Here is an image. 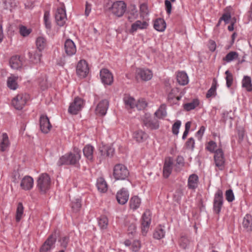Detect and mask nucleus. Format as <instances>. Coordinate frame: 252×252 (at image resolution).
Wrapping results in <instances>:
<instances>
[{
  "label": "nucleus",
  "instance_id": "f257e3e1",
  "mask_svg": "<svg viewBox=\"0 0 252 252\" xmlns=\"http://www.w3.org/2000/svg\"><path fill=\"white\" fill-rule=\"evenodd\" d=\"M81 158V151L78 149H74V153L70 152L62 156L57 164L59 166L63 165H76Z\"/></svg>",
  "mask_w": 252,
  "mask_h": 252
},
{
  "label": "nucleus",
  "instance_id": "f03ea898",
  "mask_svg": "<svg viewBox=\"0 0 252 252\" xmlns=\"http://www.w3.org/2000/svg\"><path fill=\"white\" fill-rule=\"evenodd\" d=\"M37 187L42 193H45L50 189L51 179L47 173H42L38 178Z\"/></svg>",
  "mask_w": 252,
  "mask_h": 252
},
{
  "label": "nucleus",
  "instance_id": "7ed1b4c3",
  "mask_svg": "<svg viewBox=\"0 0 252 252\" xmlns=\"http://www.w3.org/2000/svg\"><path fill=\"white\" fill-rule=\"evenodd\" d=\"M129 173L127 167L122 164H116L113 169V176L117 180H124L129 176Z\"/></svg>",
  "mask_w": 252,
  "mask_h": 252
},
{
  "label": "nucleus",
  "instance_id": "20e7f679",
  "mask_svg": "<svg viewBox=\"0 0 252 252\" xmlns=\"http://www.w3.org/2000/svg\"><path fill=\"white\" fill-rule=\"evenodd\" d=\"M58 233L56 231L49 236L46 240L42 244L40 248V252H48L50 251L54 246L56 242Z\"/></svg>",
  "mask_w": 252,
  "mask_h": 252
},
{
  "label": "nucleus",
  "instance_id": "39448f33",
  "mask_svg": "<svg viewBox=\"0 0 252 252\" xmlns=\"http://www.w3.org/2000/svg\"><path fill=\"white\" fill-rule=\"evenodd\" d=\"M29 96L27 94H18L12 100V104L17 110H21L26 104Z\"/></svg>",
  "mask_w": 252,
  "mask_h": 252
},
{
  "label": "nucleus",
  "instance_id": "423d86ee",
  "mask_svg": "<svg viewBox=\"0 0 252 252\" xmlns=\"http://www.w3.org/2000/svg\"><path fill=\"white\" fill-rule=\"evenodd\" d=\"M216 166L220 170H223L225 168V158L222 150L219 148L216 150L214 155Z\"/></svg>",
  "mask_w": 252,
  "mask_h": 252
},
{
  "label": "nucleus",
  "instance_id": "0eeeda50",
  "mask_svg": "<svg viewBox=\"0 0 252 252\" xmlns=\"http://www.w3.org/2000/svg\"><path fill=\"white\" fill-rule=\"evenodd\" d=\"M126 8V4L123 1L120 0L114 2L110 9L114 15L120 17L125 13Z\"/></svg>",
  "mask_w": 252,
  "mask_h": 252
},
{
  "label": "nucleus",
  "instance_id": "6e6552de",
  "mask_svg": "<svg viewBox=\"0 0 252 252\" xmlns=\"http://www.w3.org/2000/svg\"><path fill=\"white\" fill-rule=\"evenodd\" d=\"M84 105L83 99L76 97L73 101L70 104L68 108V113L72 115H76L82 109Z\"/></svg>",
  "mask_w": 252,
  "mask_h": 252
},
{
  "label": "nucleus",
  "instance_id": "1a4fd4ad",
  "mask_svg": "<svg viewBox=\"0 0 252 252\" xmlns=\"http://www.w3.org/2000/svg\"><path fill=\"white\" fill-rule=\"evenodd\" d=\"M223 202V192L221 190L218 189L216 192L213 202L214 211L219 215Z\"/></svg>",
  "mask_w": 252,
  "mask_h": 252
},
{
  "label": "nucleus",
  "instance_id": "9d476101",
  "mask_svg": "<svg viewBox=\"0 0 252 252\" xmlns=\"http://www.w3.org/2000/svg\"><path fill=\"white\" fill-rule=\"evenodd\" d=\"M89 73V67L85 60H81L77 63L76 73L80 78H85Z\"/></svg>",
  "mask_w": 252,
  "mask_h": 252
},
{
  "label": "nucleus",
  "instance_id": "9b49d317",
  "mask_svg": "<svg viewBox=\"0 0 252 252\" xmlns=\"http://www.w3.org/2000/svg\"><path fill=\"white\" fill-rule=\"evenodd\" d=\"M101 82L104 85H111L113 82V76L111 72L106 68H102L100 71Z\"/></svg>",
  "mask_w": 252,
  "mask_h": 252
},
{
  "label": "nucleus",
  "instance_id": "f8f14e48",
  "mask_svg": "<svg viewBox=\"0 0 252 252\" xmlns=\"http://www.w3.org/2000/svg\"><path fill=\"white\" fill-rule=\"evenodd\" d=\"M151 222V213L149 210H146L143 214L141 220L142 233H146Z\"/></svg>",
  "mask_w": 252,
  "mask_h": 252
},
{
  "label": "nucleus",
  "instance_id": "ddd939ff",
  "mask_svg": "<svg viewBox=\"0 0 252 252\" xmlns=\"http://www.w3.org/2000/svg\"><path fill=\"white\" fill-rule=\"evenodd\" d=\"M40 128L44 133H47L52 127L49 118L45 115H41L39 119Z\"/></svg>",
  "mask_w": 252,
  "mask_h": 252
},
{
  "label": "nucleus",
  "instance_id": "4468645a",
  "mask_svg": "<svg viewBox=\"0 0 252 252\" xmlns=\"http://www.w3.org/2000/svg\"><path fill=\"white\" fill-rule=\"evenodd\" d=\"M66 19L65 8L60 7L57 10L55 14V20L58 25L63 26Z\"/></svg>",
  "mask_w": 252,
  "mask_h": 252
},
{
  "label": "nucleus",
  "instance_id": "2eb2a0df",
  "mask_svg": "<svg viewBox=\"0 0 252 252\" xmlns=\"http://www.w3.org/2000/svg\"><path fill=\"white\" fill-rule=\"evenodd\" d=\"M114 149L110 146H103L99 149V160L101 161L107 157H112L114 154Z\"/></svg>",
  "mask_w": 252,
  "mask_h": 252
},
{
  "label": "nucleus",
  "instance_id": "dca6fc26",
  "mask_svg": "<svg viewBox=\"0 0 252 252\" xmlns=\"http://www.w3.org/2000/svg\"><path fill=\"white\" fill-rule=\"evenodd\" d=\"M149 23L146 21H141L140 20H137L131 25V28L129 32L131 33H133L136 32L138 30H145L148 28Z\"/></svg>",
  "mask_w": 252,
  "mask_h": 252
},
{
  "label": "nucleus",
  "instance_id": "f3484780",
  "mask_svg": "<svg viewBox=\"0 0 252 252\" xmlns=\"http://www.w3.org/2000/svg\"><path fill=\"white\" fill-rule=\"evenodd\" d=\"M64 46L65 52L67 56H72L76 53V46L72 40L70 39L66 40Z\"/></svg>",
  "mask_w": 252,
  "mask_h": 252
},
{
  "label": "nucleus",
  "instance_id": "a211bd4d",
  "mask_svg": "<svg viewBox=\"0 0 252 252\" xmlns=\"http://www.w3.org/2000/svg\"><path fill=\"white\" fill-rule=\"evenodd\" d=\"M129 193L128 191L125 188H122L117 192L116 198L118 203L124 205L126 204L128 199Z\"/></svg>",
  "mask_w": 252,
  "mask_h": 252
},
{
  "label": "nucleus",
  "instance_id": "6ab92c4d",
  "mask_svg": "<svg viewBox=\"0 0 252 252\" xmlns=\"http://www.w3.org/2000/svg\"><path fill=\"white\" fill-rule=\"evenodd\" d=\"M109 106V102L106 99L102 100L97 104L95 109L96 114L104 116L106 114Z\"/></svg>",
  "mask_w": 252,
  "mask_h": 252
},
{
  "label": "nucleus",
  "instance_id": "aec40b11",
  "mask_svg": "<svg viewBox=\"0 0 252 252\" xmlns=\"http://www.w3.org/2000/svg\"><path fill=\"white\" fill-rule=\"evenodd\" d=\"M136 77L144 81L150 80L153 76L152 72L149 69L138 68L136 70Z\"/></svg>",
  "mask_w": 252,
  "mask_h": 252
},
{
  "label": "nucleus",
  "instance_id": "412c9836",
  "mask_svg": "<svg viewBox=\"0 0 252 252\" xmlns=\"http://www.w3.org/2000/svg\"><path fill=\"white\" fill-rule=\"evenodd\" d=\"M33 185V179L32 177L29 176H26L24 177L20 184L21 188L25 190H29L31 189Z\"/></svg>",
  "mask_w": 252,
  "mask_h": 252
},
{
  "label": "nucleus",
  "instance_id": "4be33fe9",
  "mask_svg": "<svg viewBox=\"0 0 252 252\" xmlns=\"http://www.w3.org/2000/svg\"><path fill=\"white\" fill-rule=\"evenodd\" d=\"M18 76L13 74L7 78V86L9 89L12 90H16L18 87Z\"/></svg>",
  "mask_w": 252,
  "mask_h": 252
},
{
  "label": "nucleus",
  "instance_id": "5701e85b",
  "mask_svg": "<svg viewBox=\"0 0 252 252\" xmlns=\"http://www.w3.org/2000/svg\"><path fill=\"white\" fill-rule=\"evenodd\" d=\"M94 148L90 144L86 145L83 150V154L87 159L90 161L93 162L94 160Z\"/></svg>",
  "mask_w": 252,
  "mask_h": 252
},
{
  "label": "nucleus",
  "instance_id": "b1692460",
  "mask_svg": "<svg viewBox=\"0 0 252 252\" xmlns=\"http://www.w3.org/2000/svg\"><path fill=\"white\" fill-rule=\"evenodd\" d=\"M28 56L30 62L33 63L37 64L39 63L42 56L41 52L37 50H34L28 53Z\"/></svg>",
  "mask_w": 252,
  "mask_h": 252
},
{
  "label": "nucleus",
  "instance_id": "393cba45",
  "mask_svg": "<svg viewBox=\"0 0 252 252\" xmlns=\"http://www.w3.org/2000/svg\"><path fill=\"white\" fill-rule=\"evenodd\" d=\"M144 125L151 129H157L159 127L158 122L156 119L145 118L143 120Z\"/></svg>",
  "mask_w": 252,
  "mask_h": 252
},
{
  "label": "nucleus",
  "instance_id": "a878e982",
  "mask_svg": "<svg viewBox=\"0 0 252 252\" xmlns=\"http://www.w3.org/2000/svg\"><path fill=\"white\" fill-rule=\"evenodd\" d=\"M198 177L196 174L190 175L188 179V186L189 189H194L198 186Z\"/></svg>",
  "mask_w": 252,
  "mask_h": 252
},
{
  "label": "nucleus",
  "instance_id": "bb28decb",
  "mask_svg": "<svg viewBox=\"0 0 252 252\" xmlns=\"http://www.w3.org/2000/svg\"><path fill=\"white\" fill-rule=\"evenodd\" d=\"M10 146V142L7 133H3L0 142V150L1 152L5 151Z\"/></svg>",
  "mask_w": 252,
  "mask_h": 252
},
{
  "label": "nucleus",
  "instance_id": "cd10ccee",
  "mask_svg": "<svg viewBox=\"0 0 252 252\" xmlns=\"http://www.w3.org/2000/svg\"><path fill=\"white\" fill-rule=\"evenodd\" d=\"M133 138L137 142H142L148 138V135L142 130H138L133 133Z\"/></svg>",
  "mask_w": 252,
  "mask_h": 252
},
{
  "label": "nucleus",
  "instance_id": "c85d7f7f",
  "mask_svg": "<svg viewBox=\"0 0 252 252\" xmlns=\"http://www.w3.org/2000/svg\"><path fill=\"white\" fill-rule=\"evenodd\" d=\"M9 64L11 67L14 69H17L22 66V61L20 59V56L15 55L12 56L9 60Z\"/></svg>",
  "mask_w": 252,
  "mask_h": 252
},
{
  "label": "nucleus",
  "instance_id": "c756f323",
  "mask_svg": "<svg viewBox=\"0 0 252 252\" xmlns=\"http://www.w3.org/2000/svg\"><path fill=\"white\" fill-rule=\"evenodd\" d=\"M172 164L173 162L171 159L165 161L163 166V175L166 178H167L171 173Z\"/></svg>",
  "mask_w": 252,
  "mask_h": 252
},
{
  "label": "nucleus",
  "instance_id": "7c9ffc66",
  "mask_svg": "<svg viewBox=\"0 0 252 252\" xmlns=\"http://www.w3.org/2000/svg\"><path fill=\"white\" fill-rule=\"evenodd\" d=\"M178 83L181 85H185L189 82L188 76L184 71L179 72L176 76Z\"/></svg>",
  "mask_w": 252,
  "mask_h": 252
},
{
  "label": "nucleus",
  "instance_id": "2f4dec72",
  "mask_svg": "<svg viewBox=\"0 0 252 252\" xmlns=\"http://www.w3.org/2000/svg\"><path fill=\"white\" fill-rule=\"evenodd\" d=\"M154 28L158 32H163L166 28V23L162 18L156 19L154 24Z\"/></svg>",
  "mask_w": 252,
  "mask_h": 252
},
{
  "label": "nucleus",
  "instance_id": "473e14b6",
  "mask_svg": "<svg viewBox=\"0 0 252 252\" xmlns=\"http://www.w3.org/2000/svg\"><path fill=\"white\" fill-rule=\"evenodd\" d=\"M96 186L97 189L101 192H105L107 190V185L103 178H99L97 180Z\"/></svg>",
  "mask_w": 252,
  "mask_h": 252
},
{
  "label": "nucleus",
  "instance_id": "72a5a7b5",
  "mask_svg": "<svg viewBox=\"0 0 252 252\" xmlns=\"http://www.w3.org/2000/svg\"><path fill=\"white\" fill-rule=\"evenodd\" d=\"M141 204V199L137 196H134L131 198L129 201V205L131 209L135 210L139 207Z\"/></svg>",
  "mask_w": 252,
  "mask_h": 252
},
{
  "label": "nucleus",
  "instance_id": "f704fd0d",
  "mask_svg": "<svg viewBox=\"0 0 252 252\" xmlns=\"http://www.w3.org/2000/svg\"><path fill=\"white\" fill-rule=\"evenodd\" d=\"M243 226L248 231H252V218L250 215H246L243 221Z\"/></svg>",
  "mask_w": 252,
  "mask_h": 252
},
{
  "label": "nucleus",
  "instance_id": "c9c22d12",
  "mask_svg": "<svg viewBox=\"0 0 252 252\" xmlns=\"http://www.w3.org/2000/svg\"><path fill=\"white\" fill-rule=\"evenodd\" d=\"M36 44L37 47L36 50L41 52L46 46V40L43 37L39 36L36 39Z\"/></svg>",
  "mask_w": 252,
  "mask_h": 252
},
{
  "label": "nucleus",
  "instance_id": "e433bc0d",
  "mask_svg": "<svg viewBox=\"0 0 252 252\" xmlns=\"http://www.w3.org/2000/svg\"><path fill=\"white\" fill-rule=\"evenodd\" d=\"M242 87L246 89L248 92L252 91V84L251 78L248 76H245L242 80Z\"/></svg>",
  "mask_w": 252,
  "mask_h": 252
},
{
  "label": "nucleus",
  "instance_id": "4c0bfd02",
  "mask_svg": "<svg viewBox=\"0 0 252 252\" xmlns=\"http://www.w3.org/2000/svg\"><path fill=\"white\" fill-rule=\"evenodd\" d=\"M199 104V101L198 99H193V100L189 103H187L184 104V108L187 111H190L194 109L195 107L198 106Z\"/></svg>",
  "mask_w": 252,
  "mask_h": 252
},
{
  "label": "nucleus",
  "instance_id": "58836bf2",
  "mask_svg": "<svg viewBox=\"0 0 252 252\" xmlns=\"http://www.w3.org/2000/svg\"><path fill=\"white\" fill-rule=\"evenodd\" d=\"M124 101L126 107L133 108L136 106V101L132 97L129 96H125Z\"/></svg>",
  "mask_w": 252,
  "mask_h": 252
},
{
  "label": "nucleus",
  "instance_id": "ea45409f",
  "mask_svg": "<svg viewBox=\"0 0 252 252\" xmlns=\"http://www.w3.org/2000/svg\"><path fill=\"white\" fill-rule=\"evenodd\" d=\"M24 213V206L22 202H19L16 209V220L20 221L21 220Z\"/></svg>",
  "mask_w": 252,
  "mask_h": 252
},
{
  "label": "nucleus",
  "instance_id": "a19ab883",
  "mask_svg": "<svg viewBox=\"0 0 252 252\" xmlns=\"http://www.w3.org/2000/svg\"><path fill=\"white\" fill-rule=\"evenodd\" d=\"M164 235L165 231L160 226L157 227L153 233L154 238L158 240H159L163 238Z\"/></svg>",
  "mask_w": 252,
  "mask_h": 252
},
{
  "label": "nucleus",
  "instance_id": "79ce46f5",
  "mask_svg": "<svg viewBox=\"0 0 252 252\" xmlns=\"http://www.w3.org/2000/svg\"><path fill=\"white\" fill-rule=\"evenodd\" d=\"M238 54L235 51H231L229 52L225 57L223 58V60L227 63H229L238 58Z\"/></svg>",
  "mask_w": 252,
  "mask_h": 252
},
{
  "label": "nucleus",
  "instance_id": "37998d69",
  "mask_svg": "<svg viewBox=\"0 0 252 252\" xmlns=\"http://www.w3.org/2000/svg\"><path fill=\"white\" fill-rule=\"evenodd\" d=\"M166 114V106L165 104L161 105L159 109L155 113V115L159 119L165 117Z\"/></svg>",
  "mask_w": 252,
  "mask_h": 252
},
{
  "label": "nucleus",
  "instance_id": "c03bdc74",
  "mask_svg": "<svg viewBox=\"0 0 252 252\" xmlns=\"http://www.w3.org/2000/svg\"><path fill=\"white\" fill-rule=\"evenodd\" d=\"M217 83V80L214 78L212 85L206 94V96L207 98H209L215 95Z\"/></svg>",
  "mask_w": 252,
  "mask_h": 252
},
{
  "label": "nucleus",
  "instance_id": "a18cd8bd",
  "mask_svg": "<svg viewBox=\"0 0 252 252\" xmlns=\"http://www.w3.org/2000/svg\"><path fill=\"white\" fill-rule=\"evenodd\" d=\"M108 219L104 216H101L98 220V225L101 229L106 228L108 225Z\"/></svg>",
  "mask_w": 252,
  "mask_h": 252
},
{
  "label": "nucleus",
  "instance_id": "49530a36",
  "mask_svg": "<svg viewBox=\"0 0 252 252\" xmlns=\"http://www.w3.org/2000/svg\"><path fill=\"white\" fill-rule=\"evenodd\" d=\"M50 12L46 11L44 14V22L47 29L50 30L51 29V23L50 21Z\"/></svg>",
  "mask_w": 252,
  "mask_h": 252
},
{
  "label": "nucleus",
  "instance_id": "de8ad7c7",
  "mask_svg": "<svg viewBox=\"0 0 252 252\" xmlns=\"http://www.w3.org/2000/svg\"><path fill=\"white\" fill-rule=\"evenodd\" d=\"M179 92V90L177 88H175L171 90L168 95V100L170 103H172V101L174 100V98L176 97Z\"/></svg>",
  "mask_w": 252,
  "mask_h": 252
},
{
  "label": "nucleus",
  "instance_id": "09e8293b",
  "mask_svg": "<svg viewBox=\"0 0 252 252\" xmlns=\"http://www.w3.org/2000/svg\"><path fill=\"white\" fill-rule=\"evenodd\" d=\"M180 246L181 248L184 249H186L188 248L189 244V239L186 236H182L179 241Z\"/></svg>",
  "mask_w": 252,
  "mask_h": 252
},
{
  "label": "nucleus",
  "instance_id": "8fccbe9b",
  "mask_svg": "<svg viewBox=\"0 0 252 252\" xmlns=\"http://www.w3.org/2000/svg\"><path fill=\"white\" fill-rule=\"evenodd\" d=\"M226 74L225 79L226 81V86L228 88L231 86L233 83V75L229 70H226L225 72Z\"/></svg>",
  "mask_w": 252,
  "mask_h": 252
},
{
  "label": "nucleus",
  "instance_id": "3c124183",
  "mask_svg": "<svg viewBox=\"0 0 252 252\" xmlns=\"http://www.w3.org/2000/svg\"><path fill=\"white\" fill-rule=\"evenodd\" d=\"M20 33L23 36L29 35L32 32V29H28L26 26H21L19 28Z\"/></svg>",
  "mask_w": 252,
  "mask_h": 252
},
{
  "label": "nucleus",
  "instance_id": "603ef678",
  "mask_svg": "<svg viewBox=\"0 0 252 252\" xmlns=\"http://www.w3.org/2000/svg\"><path fill=\"white\" fill-rule=\"evenodd\" d=\"M217 147V144L215 142L213 141H210L206 147V149L209 151L211 153H213L215 154V152L216 151L215 149Z\"/></svg>",
  "mask_w": 252,
  "mask_h": 252
},
{
  "label": "nucleus",
  "instance_id": "864d4df0",
  "mask_svg": "<svg viewBox=\"0 0 252 252\" xmlns=\"http://www.w3.org/2000/svg\"><path fill=\"white\" fill-rule=\"evenodd\" d=\"M195 141L192 137H190L187 141L185 143L186 148L187 149L191 150L193 151L194 148Z\"/></svg>",
  "mask_w": 252,
  "mask_h": 252
},
{
  "label": "nucleus",
  "instance_id": "5fc2aeb1",
  "mask_svg": "<svg viewBox=\"0 0 252 252\" xmlns=\"http://www.w3.org/2000/svg\"><path fill=\"white\" fill-rule=\"evenodd\" d=\"M128 13V14L132 15L133 18H137L138 17V11L135 5H131L130 6Z\"/></svg>",
  "mask_w": 252,
  "mask_h": 252
},
{
  "label": "nucleus",
  "instance_id": "6e6d98bb",
  "mask_svg": "<svg viewBox=\"0 0 252 252\" xmlns=\"http://www.w3.org/2000/svg\"><path fill=\"white\" fill-rule=\"evenodd\" d=\"M59 242L60 243V245L62 248L65 249L68 245L69 242V237L67 236H63L61 237L59 240Z\"/></svg>",
  "mask_w": 252,
  "mask_h": 252
},
{
  "label": "nucleus",
  "instance_id": "4d7b16f0",
  "mask_svg": "<svg viewBox=\"0 0 252 252\" xmlns=\"http://www.w3.org/2000/svg\"><path fill=\"white\" fill-rule=\"evenodd\" d=\"M181 122L180 121H177L172 126V131L175 135H178L179 130L181 126Z\"/></svg>",
  "mask_w": 252,
  "mask_h": 252
},
{
  "label": "nucleus",
  "instance_id": "13d9d810",
  "mask_svg": "<svg viewBox=\"0 0 252 252\" xmlns=\"http://www.w3.org/2000/svg\"><path fill=\"white\" fill-rule=\"evenodd\" d=\"M131 245V250L134 252H138L141 248V243L139 240H134Z\"/></svg>",
  "mask_w": 252,
  "mask_h": 252
},
{
  "label": "nucleus",
  "instance_id": "bf43d9fd",
  "mask_svg": "<svg viewBox=\"0 0 252 252\" xmlns=\"http://www.w3.org/2000/svg\"><path fill=\"white\" fill-rule=\"evenodd\" d=\"M226 199L229 202L233 201L234 199V195L231 189L227 190L225 192Z\"/></svg>",
  "mask_w": 252,
  "mask_h": 252
},
{
  "label": "nucleus",
  "instance_id": "052dcab7",
  "mask_svg": "<svg viewBox=\"0 0 252 252\" xmlns=\"http://www.w3.org/2000/svg\"><path fill=\"white\" fill-rule=\"evenodd\" d=\"M140 11L141 15L143 16L148 15L149 13V10L147 5L145 3H142L141 4Z\"/></svg>",
  "mask_w": 252,
  "mask_h": 252
},
{
  "label": "nucleus",
  "instance_id": "680f3d73",
  "mask_svg": "<svg viewBox=\"0 0 252 252\" xmlns=\"http://www.w3.org/2000/svg\"><path fill=\"white\" fill-rule=\"evenodd\" d=\"M231 18L230 13L229 12H226L223 13L220 18V20L223 21L225 24H227L229 23Z\"/></svg>",
  "mask_w": 252,
  "mask_h": 252
},
{
  "label": "nucleus",
  "instance_id": "e2e57ef3",
  "mask_svg": "<svg viewBox=\"0 0 252 252\" xmlns=\"http://www.w3.org/2000/svg\"><path fill=\"white\" fill-rule=\"evenodd\" d=\"M184 158L182 156H178L176 158V167H182L184 166Z\"/></svg>",
  "mask_w": 252,
  "mask_h": 252
},
{
  "label": "nucleus",
  "instance_id": "0e129e2a",
  "mask_svg": "<svg viewBox=\"0 0 252 252\" xmlns=\"http://www.w3.org/2000/svg\"><path fill=\"white\" fill-rule=\"evenodd\" d=\"M128 233L133 234L136 232V226L135 222H132L129 224H127Z\"/></svg>",
  "mask_w": 252,
  "mask_h": 252
},
{
  "label": "nucleus",
  "instance_id": "69168bd1",
  "mask_svg": "<svg viewBox=\"0 0 252 252\" xmlns=\"http://www.w3.org/2000/svg\"><path fill=\"white\" fill-rule=\"evenodd\" d=\"M165 9L167 13L170 15L171 12L172 4L171 2L168 0H165L164 1Z\"/></svg>",
  "mask_w": 252,
  "mask_h": 252
},
{
  "label": "nucleus",
  "instance_id": "338daca9",
  "mask_svg": "<svg viewBox=\"0 0 252 252\" xmlns=\"http://www.w3.org/2000/svg\"><path fill=\"white\" fill-rule=\"evenodd\" d=\"M71 206L75 211H78L81 206L80 200L78 199L75 202H72Z\"/></svg>",
  "mask_w": 252,
  "mask_h": 252
},
{
  "label": "nucleus",
  "instance_id": "774afa93",
  "mask_svg": "<svg viewBox=\"0 0 252 252\" xmlns=\"http://www.w3.org/2000/svg\"><path fill=\"white\" fill-rule=\"evenodd\" d=\"M205 130V127L204 126H201L199 129V130L196 133V137L198 138V140H201L202 137V135Z\"/></svg>",
  "mask_w": 252,
  "mask_h": 252
}]
</instances>
